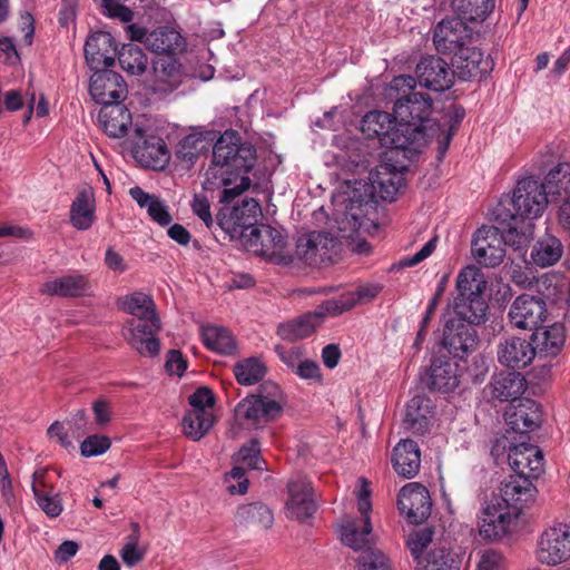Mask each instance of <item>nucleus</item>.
Listing matches in <instances>:
<instances>
[{
	"label": "nucleus",
	"instance_id": "1",
	"mask_svg": "<svg viewBox=\"0 0 570 570\" xmlns=\"http://www.w3.org/2000/svg\"><path fill=\"white\" fill-rule=\"evenodd\" d=\"M433 101L422 92H410L399 98L393 108L396 121L395 144L411 154L421 153L441 131L432 118Z\"/></svg>",
	"mask_w": 570,
	"mask_h": 570
},
{
	"label": "nucleus",
	"instance_id": "2",
	"mask_svg": "<svg viewBox=\"0 0 570 570\" xmlns=\"http://www.w3.org/2000/svg\"><path fill=\"white\" fill-rule=\"evenodd\" d=\"M284 395L275 383L261 385L259 393L243 399L235 407V420L246 430L264 428L283 413Z\"/></svg>",
	"mask_w": 570,
	"mask_h": 570
},
{
	"label": "nucleus",
	"instance_id": "3",
	"mask_svg": "<svg viewBox=\"0 0 570 570\" xmlns=\"http://www.w3.org/2000/svg\"><path fill=\"white\" fill-rule=\"evenodd\" d=\"M520 515L518 508H509V504L491 495L478 517L479 534L484 540H500L513 531Z\"/></svg>",
	"mask_w": 570,
	"mask_h": 570
},
{
	"label": "nucleus",
	"instance_id": "4",
	"mask_svg": "<svg viewBox=\"0 0 570 570\" xmlns=\"http://www.w3.org/2000/svg\"><path fill=\"white\" fill-rule=\"evenodd\" d=\"M213 159L240 176L254 167L256 150L253 145L243 142L235 130H226L213 147Z\"/></svg>",
	"mask_w": 570,
	"mask_h": 570
},
{
	"label": "nucleus",
	"instance_id": "5",
	"mask_svg": "<svg viewBox=\"0 0 570 570\" xmlns=\"http://www.w3.org/2000/svg\"><path fill=\"white\" fill-rule=\"evenodd\" d=\"M353 299H327L314 312L281 324L278 335L287 341L303 340L312 335L326 315H338L354 307Z\"/></svg>",
	"mask_w": 570,
	"mask_h": 570
},
{
	"label": "nucleus",
	"instance_id": "6",
	"mask_svg": "<svg viewBox=\"0 0 570 570\" xmlns=\"http://www.w3.org/2000/svg\"><path fill=\"white\" fill-rule=\"evenodd\" d=\"M361 487L357 493V508L361 514L360 520H346L340 527L341 541L355 551L368 548L373 542L372 523L370 513L372 503L370 500L371 490L365 479H360Z\"/></svg>",
	"mask_w": 570,
	"mask_h": 570
},
{
	"label": "nucleus",
	"instance_id": "7",
	"mask_svg": "<svg viewBox=\"0 0 570 570\" xmlns=\"http://www.w3.org/2000/svg\"><path fill=\"white\" fill-rule=\"evenodd\" d=\"M508 436L497 440L492 448V454L508 450V461L514 474L538 479L544 471V459L542 451L534 444L524 441L520 443L510 442L507 448Z\"/></svg>",
	"mask_w": 570,
	"mask_h": 570
},
{
	"label": "nucleus",
	"instance_id": "8",
	"mask_svg": "<svg viewBox=\"0 0 570 570\" xmlns=\"http://www.w3.org/2000/svg\"><path fill=\"white\" fill-rule=\"evenodd\" d=\"M548 195L544 186L533 177L523 178L518 181L513 190L512 207L514 213L511 220H532L540 217L548 206Z\"/></svg>",
	"mask_w": 570,
	"mask_h": 570
},
{
	"label": "nucleus",
	"instance_id": "9",
	"mask_svg": "<svg viewBox=\"0 0 570 570\" xmlns=\"http://www.w3.org/2000/svg\"><path fill=\"white\" fill-rule=\"evenodd\" d=\"M262 216V208L254 198H245L233 207H223L217 219L218 225L233 237L239 235L247 238L252 228H257L256 223Z\"/></svg>",
	"mask_w": 570,
	"mask_h": 570
},
{
	"label": "nucleus",
	"instance_id": "10",
	"mask_svg": "<svg viewBox=\"0 0 570 570\" xmlns=\"http://www.w3.org/2000/svg\"><path fill=\"white\" fill-rule=\"evenodd\" d=\"M160 330L159 317L148 321L129 320L122 328V336L140 356L155 357L160 351V342L157 337Z\"/></svg>",
	"mask_w": 570,
	"mask_h": 570
},
{
	"label": "nucleus",
	"instance_id": "11",
	"mask_svg": "<svg viewBox=\"0 0 570 570\" xmlns=\"http://www.w3.org/2000/svg\"><path fill=\"white\" fill-rule=\"evenodd\" d=\"M537 558L549 566L567 561L570 558V525L558 523L546 529L538 542Z\"/></svg>",
	"mask_w": 570,
	"mask_h": 570
},
{
	"label": "nucleus",
	"instance_id": "12",
	"mask_svg": "<svg viewBox=\"0 0 570 570\" xmlns=\"http://www.w3.org/2000/svg\"><path fill=\"white\" fill-rule=\"evenodd\" d=\"M473 41V30L460 16L443 19L433 33V43L441 53L459 52Z\"/></svg>",
	"mask_w": 570,
	"mask_h": 570
},
{
	"label": "nucleus",
	"instance_id": "13",
	"mask_svg": "<svg viewBox=\"0 0 570 570\" xmlns=\"http://www.w3.org/2000/svg\"><path fill=\"white\" fill-rule=\"evenodd\" d=\"M504 246V237L499 228L483 226L475 232L471 250L479 264L485 267H495L502 263L505 256Z\"/></svg>",
	"mask_w": 570,
	"mask_h": 570
},
{
	"label": "nucleus",
	"instance_id": "14",
	"mask_svg": "<svg viewBox=\"0 0 570 570\" xmlns=\"http://www.w3.org/2000/svg\"><path fill=\"white\" fill-rule=\"evenodd\" d=\"M453 76L456 75L464 81L480 80L490 73L494 62L490 56L473 45L461 48L452 58Z\"/></svg>",
	"mask_w": 570,
	"mask_h": 570
},
{
	"label": "nucleus",
	"instance_id": "15",
	"mask_svg": "<svg viewBox=\"0 0 570 570\" xmlns=\"http://www.w3.org/2000/svg\"><path fill=\"white\" fill-rule=\"evenodd\" d=\"M547 314V305L541 297L522 294L512 302L508 317L517 328L535 331L546 321Z\"/></svg>",
	"mask_w": 570,
	"mask_h": 570
},
{
	"label": "nucleus",
	"instance_id": "16",
	"mask_svg": "<svg viewBox=\"0 0 570 570\" xmlns=\"http://www.w3.org/2000/svg\"><path fill=\"white\" fill-rule=\"evenodd\" d=\"M338 250L337 239L325 232H311L297 242L298 255L309 265L331 263Z\"/></svg>",
	"mask_w": 570,
	"mask_h": 570
},
{
	"label": "nucleus",
	"instance_id": "17",
	"mask_svg": "<svg viewBox=\"0 0 570 570\" xmlns=\"http://www.w3.org/2000/svg\"><path fill=\"white\" fill-rule=\"evenodd\" d=\"M400 512L412 523L424 522L431 514L432 502L428 489L417 482L405 484L399 493Z\"/></svg>",
	"mask_w": 570,
	"mask_h": 570
},
{
	"label": "nucleus",
	"instance_id": "18",
	"mask_svg": "<svg viewBox=\"0 0 570 570\" xmlns=\"http://www.w3.org/2000/svg\"><path fill=\"white\" fill-rule=\"evenodd\" d=\"M237 462L240 465L234 466L226 474V482L237 481V484H229L227 491L230 494H245L248 490V479L245 478L246 470H263L265 461L261 458V448L257 440H250L243 445L237 454Z\"/></svg>",
	"mask_w": 570,
	"mask_h": 570
},
{
	"label": "nucleus",
	"instance_id": "19",
	"mask_svg": "<svg viewBox=\"0 0 570 570\" xmlns=\"http://www.w3.org/2000/svg\"><path fill=\"white\" fill-rule=\"evenodd\" d=\"M504 420L513 432L521 435L527 434L540 428L542 423L541 405L532 399H520L507 407Z\"/></svg>",
	"mask_w": 570,
	"mask_h": 570
},
{
	"label": "nucleus",
	"instance_id": "20",
	"mask_svg": "<svg viewBox=\"0 0 570 570\" xmlns=\"http://www.w3.org/2000/svg\"><path fill=\"white\" fill-rule=\"evenodd\" d=\"M89 92L92 99L102 105H116L127 92L122 77L111 70L94 72L90 78Z\"/></svg>",
	"mask_w": 570,
	"mask_h": 570
},
{
	"label": "nucleus",
	"instance_id": "21",
	"mask_svg": "<svg viewBox=\"0 0 570 570\" xmlns=\"http://www.w3.org/2000/svg\"><path fill=\"white\" fill-rule=\"evenodd\" d=\"M415 73L421 86L445 91L453 85V71L440 57L428 56L416 65Z\"/></svg>",
	"mask_w": 570,
	"mask_h": 570
},
{
	"label": "nucleus",
	"instance_id": "22",
	"mask_svg": "<svg viewBox=\"0 0 570 570\" xmlns=\"http://www.w3.org/2000/svg\"><path fill=\"white\" fill-rule=\"evenodd\" d=\"M476 337L473 326L462 320L450 318L444 326L442 344L454 357L462 358L475 348Z\"/></svg>",
	"mask_w": 570,
	"mask_h": 570
},
{
	"label": "nucleus",
	"instance_id": "23",
	"mask_svg": "<svg viewBox=\"0 0 570 570\" xmlns=\"http://www.w3.org/2000/svg\"><path fill=\"white\" fill-rule=\"evenodd\" d=\"M289 498L286 502V517L298 522H306L316 512V503L312 485L306 480H295L288 483Z\"/></svg>",
	"mask_w": 570,
	"mask_h": 570
},
{
	"label": "nucleus",
	"instance_id": "24",
	"mask_svg": "<svg viewBox=\"0 0 570 570\" xmlns=\"http://www.w3.org/2000/svg\"><path fill=\"white\" fill-rule=\"evenodd\" d=\"M532 480L523 475H510L502 482L499 492L493 493L492 497L509 504V508H518L519 514H521L524 505L531 502L537 493Z\"/></svg>",
	"mask_w": 570,
	"mask_h": 570
},
{
	"label": "nucleus",
	"instance_id": "25",
	"mask_svg": "<svg viewBox=\"0 0 570 570\" xmlns=\"http://www.w3.org/2000/svg\"><path fill=\"white\" fill-rule=\"evenodd\" d=\"M85 58L94 72L108 70L114 65L116 47L109 32L92 33L85 43Z\"/></svg>",
	"mask_w": 570,
	"mask_h": 570
},
{
	"label": "nucleus",
	"instance_id": "26",
	"mask_svg": "<svg viewBox=\"0 0 570 570\" xmlns=\"http://www.w3.org/2000/svg\"><path fill=\"white\" fill-rule=\"evenodd\" d=\"M361 130L368 138H379L381 145L394 149H402L395 141L396 121L394 114L385 111H370L361 120Z\"/></svg>",
	"mask_w": 570,
	"mask_h": 570
},
{
	"label": "nucleus",
	"instance_id": "27",
	"mask_svg": "<svg viewBox=\"0 0 570 570\" xmlns=\"http://www.w3.org/2000/svg\"><path fill=\"white\" fill-rule=\"evenodd\" d=\"M535 348L525 338L507 337L498 345V361L510 368H523L535 357Z\"/></svg>",
	"mask_w": 570,
	"mask_h": 570
},
{
	"label": "nucleus",
	"instance_id": "28",
	"mask_svg": "<svg viewBox=\"0 0 570 570\" xmlns=\"http://www.w3.org/2000/svg\"><path fill=\"white\" fill-rule=\"evenodd\" d=\"M527 390V381L520 372H500L491 377L485 386L492 399L517 403Z\"/></svg>",
	"mask_w": 570,
	"mask_h": 570
},
{
	"label": "nucleus",
	"instance_id": "29",
	"mask_svg": "<svg viewBox=\"0 0 570 570\" xmlns=\"http://www.w3.org/2000/svg\"><path fill=\"white\" fill-rule=\"evenodd\" d=\"M183 80L181 65L176 57H157L153 61L151 88L158 94H168Z\"/></svg>",
	"mask_w": 570,
	"mask_h": 570
},
{
	"label": "nucleus",
	"instance_id": "30",
	"mask_svg": "<svg viewBox=\"0 0 570 570\" xmlns=\"http://www.w3.org/2000/svg\"><path fill=\"white\" fill-rule=\"evenodd\" d=\"M434 410L431 400L425 395H415L406 404L404 429L413 434H425L432 420Z\"/></svg>",
	"mask_w": 570,
	"mask_h": 570
},
{
	"label": "nucleus",
	"instance_id": "31",
	"mask_svg": "<svg viewBox=\"0 0 570 570\" xmlns=\"http://www.w3.org/2000/svg\"><path fill=\"white\" fill-rule=\"evenodd\" d=\"M284 236L269 225L252 228L246 238V246L257 255L273 257L285 247Z\"/></svg>",
	"mask_w": 570,
	"mask_h": 570
},
{
	"label": "nucleus",
	"instance_id": "32",
	"mask_svg": "<svg viewBox=\"0 0 570 570\" xmlns=\"http://www.w3.org/2000/svg\"><path fill=\"white\" fill-rule=\"evenodd\" d=\"M89 289L88 277L80 273H72L45 282L39 292L49 296L79 297L86 295Z\"/></svg>",
	"mask_w": 570,
	"mask_h": 570
},
{
	"label": "nucleus",
	"instance_id": "33",
	"mask_svg": "<svg viewBox=\"0 0 570 570\" xmlns=\"http://www.w3.org/2000/svg\"><path fill=\"white\" fill-rule=\"evenodd\" d=\"M98 121L105 134L115 139L126 137L132 124L130 111L121 104L101 107Z\"/></svg>",
	"mask_w": 570,
	"mask_h": 570
},
{
	"label": "nucleus",
	"instance_id": "34",
	"mask_svg": "<svg viewBox=\"0 0 570 570\" xmlns=\"http://www.w3.org/2000/svg\"><path fill=\"white\" fill-rule=\"evenodd\" d=\"M372 189L384 200H394L403 185L402 170L390 164H380L370 173Z\"/></svg>",
	"mask_w": 570,
	"mask_h": 570
},
{
	"label": "nucleus",
	"instance_id": "35",
	"mask_svg": "<svg viewBox=\"0 0 570 570\" xmlns=\"http://www.w3.org/2000/svg\"><path fill=\"white\" fill-rule=\"evenodd\" d=\"M147 49L159 57H176L185 51L186 41L174 28L161 27L149 32Z\"/></svg>",
	"mask_w": 570,
	"mask_h": 570
},
{
	"label": "nucleus",
	"instance_id": "36",
	"mask_svg": "<svg viewBox=\"0 0 570 570\" xmlns=\"http://www.w3.org/2000/svg\"><path fill=\"white\" fill-rule=\"evenodd\" d=\"M392 464L399 475L414 478L421 466V452L416 442L401 440L393 449Z\"/></svg>",
	"mask_w": 570,
	"mask_h": 570
},
{
	"label": "nucleus",
	"instance_id": "37",
	"mask_svg": "<svg viewBox=\"0 0 570 570\" xmlns=\"http://www.w3.org/2000/svg\"><path fill=\"white\" fill-rule=\"evenodd\" d=\"M69 220L77 230H88L96 220V199L91 188L78 191L70 205Z\"/></svg>",
	"mask_w": 570,
	"mask_h": 570
},
{
	"label": "nucleus",
	"instance_id": "38",
	"mask_svg": "<svg viewBox=\"0 0 570 570\" xmlns=\"http://www.w3.org/2000/svg\"><path fill=\"white\" fill-rule=\"evenodd\" d=\"M426 386L430 390L448 393L459 385L458 364L449 360H433L428 374Z\"/></svg>",
	"mask_w": 570,
	"mask_h": 570
},
{
	"label": "nucleus",
	"instance_id": "39",
	"mask_svg": "<svg viewBox=\"0 0 570 570\" xmlns=\"http://www.w3.org/2000/svg\"><path fill=\"white\" fill-rule=\"evenodd\" d=\"M135 158L147 168L163 169L169 160V151L164 139L157 136L146 138L141 145L135 144Z\"/></svg>",
	"mask_w": 570,
	"mask_h": 570
},
{
	"label": "nucleus",
	"instance_id": "40",
	"mask_svg": "<svg viewBox=\"0 0 570 570\" xmlns=\"http://www.w3.org/2000/svg\"><path fill=\"white\" fill-rule=\"evenodd\" d=\"M236 527L269 529L274 522L271 509L262 502L239 505L234 514Z\"/></svg>",
	"mask_w": 570,
	"mask_h": 570
},
{
	"label": "nucleus",
	"instance_id": "41",
	"mask_svg": "<svg viewBox=\"0 0 570 570\" xmlns=\"http://www.w3.org/2000/svg\"><path fill=\"white\" fill-rule=\"evenodd\" d=\"M117 305L121 311L135 316V321H148L159 317L153 297L142 292H134L119 297Z\"/></svg>",
	"mask_w": 570,
	"mask_h": 570
},
{
	"label": "nucleus",
	"instance_id": "42",
	"mask_svg": "<svg viewBox=\"0 0 570 570\" xmlns=\"http://www.w3.org/2000/svg\"><path fill=\"white\" fill-rule=\"evenodd\" d=\"M453 308L458 316L456 320L479 325L485 322L488 304L483 296H455Z\"/></svg>",
	"mask_w": 570,
	"mask_h": 570
},
{
	"label": "nucleus",
	"instance_id": "43",
	"mask_svg": "<svg viewBox=\"0 0 570 570\" xmlns=\"http://www.w3.org/2000/svg\"><path fill=\"white\" fill-rule=\"evenodd\" d=\"M202 338L206 347L220 354H232L236 350L234 336L227 328L220 326H203Z\"/></svg>",
	"mask_w": 570,
	"mask_h": 570
},
{
	"label": "nucleus",
	"instance_id": "44",
	"mask_svg": "<svg viewBox=\"0 0 570 570\" xmlns=\"http://www.w3.org/2000/svg\"><path fill=\"white\" fill-rule=\"evenodd\" d=\"M214 413L203 410H189L183 419V430L187 438L198 441L214 425Z\"/></svg>",
	"mask_w": 570,
	"mask_h": 570
},
{
	"label": "nucleus",
	"instance_id": "45",
	"mask_svg": "<svg viewBox=\"0 0 570 570\" xmlns=\"http://www.w3.org/2000/svg\"><path fill=\"white\" fill-rule=\"evenodd\" d=\"M485 287L483 273L473 265L464 267L456 277V296H483Z\"/></svg>",
	"mask_w": 570,
	"mask_h": 570
},
{
	"label": "nucleus",
	"instance_id": "46",
	"mask_svg": "<svg viewBox=\"0 0 570 570\" xmlns=\"http://www.w3.org/2000/svg\"><path fill=\"white\" fill-rule=\"evenodd\" d=\"M566 340L564 328L561 324H553L548 327L539 326L532 333V341L537 347L548 354H557Z\"/></svg>",
	"mask_w": 570,
	"mask_h": 570
},
{
	"label": "nucleus",
	"instance_id": "47",
	"mask_svg": "<svg viewBox=\"0 0 570 570\" xmlns=\"http://www.w3.org/2000/svg\"><path fill=\"white\" fill-rule=\"evenodd\" d=\"M562 250L561 242L554 236L547 235L537 242L531 252V257L537 265L547 267L560 259Z\"/></svg>",
	"mask_w": 570,
	"mask_h": 570
},
{
	"label": "nucleus",
	"instance_id": "48",
	"mask_svg": "<svg viewBox=\"0 0 570 570\" xmlns=\"http://www.w3.org/2000/svg\"><path fill=\"white\" fill-rule=\"evenodd\" d=\"M495 0H453V7L465 21L482 22L493 11Z\"/></svg>",
	"mask_w": 570,
	"mask_h": 570
},
{
	"label": "nucleus",
	"instance_id": "49",
	"mask_svg": "<svg viewBox=\"0 0 570 570\" xmlns=\"http://www.w3.org/2000/svg\"><path fill=\"white\" fill-rule=\"evenodd\" d=\"M120 67L128 73L142 75L148 65V59L144 50L135 43H126L118 52Z\"/></svg>",
	"mask_w": 570,
	"mask_h": 570
},
{
	"label": "nucleus",
	"instance_id": "50",
	"mask_svg": "<svg viewBox=\"0 0 570 570\" xmlns=\"http://www.w3.org/2000/svg\"><path fill=\"white\" fill-rule=\"evenodd\" d=\"M238 176L239 175L234 173L232 169L212 159L204 174L202 186L205 190L213 191L222 187L229 186L238 178Z\"/></svg>",
	"mask_w": 570,
	"mask_h": 570
},
{
	"label": "nucleus",
	"instance_id": "51",
	"mask_svg": "<svg viewBox=\"0 0 570 570\" xmlns=\"http://www.w3.org/2000/svg\"><path fill=\"white\" fill-rule=\"evenodd\" d=\"M419 570H460V562L444 547L430 550L426 557L419 561Z\"/></svg>",
	"mask_w": 570,
	"mask_h": 570
},
{
	"label": "nucleus",
	"instance_id": "52",
	"mask_svg": "<svg viewBox=\"0 0 570 570\" xmlns=\"http://www.w3.org/2000/svg\"><path fill=\"white\" fill-rule=\"evenodd\" d=\"M548 196L570 193V164L562 163L551 169L542 183Z\"/></svg>",
	"mask_w": 570,
	"mask_h": 570
},
{
	"label": "nucleus",
	"instance_id": "53",
	"mask_svg": "<svg viewBox=\"0 0 570 570\" xmlns=\"http://www.w3.org/2000/svg\"><path fill=\"white\" fill-rule=\"evenodd\" d=\"M266 373L265 365L255 357H249L234 365V374L242 385H254L259 382Z\"/></svg>",
	"mask_w": 570,
	"mask_h": 570
},
{
	"label": "nucleus",
	"instance_id": "54",
	"mask_svg": "<svg viewBox=\"0 0 570 570\" xmlns=\"http://www.w3.org/2000/svg\"><path fill=\"white\" fill-rule=\"evenodd\" d=\"M512 222L513 224H510L502 233L504 244L513 247L514 249H522L532 238L533 224L531 220L527 223L523 222L519 229L518 219Z\"/></svg>",
	"mask_w": 570,
	"mask_h": 570
},
{
	"label": "nucleus",
	"instance_id": "55",
	"mask_svg": "<svg viewBox=\"0 0 570 570\" xmlns=\"http://www.w3.org/2000/svg\"><path fill=\"white\" fill-rule=\"evenodd\" d=\"M206 148L205 139L199 135H188L178 144L177 157L193 164Z\"/></svg>",
	"mask_w": 570,
	"mask_h": 570
},
{
	"label": "nucleus",
	"instance_id": "56",
	"mask_svg": "<svg viewBox=\"0 0 570 570\" xmlns=\"http://www.w3.org/2000/svg\"><path fill=\"white\" fill-rule=\"evenodd\" d=\"M356 570H391V563L381 550L368 549L356 559Z\"/></svg>",
	"mask_w": 570,
	"mask_h": 570
},
{
	"label": "nucleus",
	"instance_id": "57",
	"mask_svg": "<svg viewBox=\"0 0 570 570\" xmlns=\"http://www.w3.org/2000/svg\"><path fill=\"white\" fill-rule=\"evenodd\" d=\"M110 439L105 435H90L80 444L81 455L86 458L98 456L110 449Z\"/></svg>",
	"mask_w": 570,
	"mask_h": 570
},
{
	"label": "nucleus",
	"instance_id": "58",
	"mask_svg": "<svg viewBox=\"0 0 570 570\" xmlns=\"http://www.w3.org/2000/svg\"><path fill=\"white\" fill-rule=\"evenodd\" d=\"M433 531L430 528L417 530L410 534L407 539V547L412 556L419 560L420 556L432 542Z\"/></svg>",
	"mask_w": 570,
	"mask_h": 570
},
{
	"label": "nucleus",
	"instance_id": "59",
	"mask_svg": "<svg viewBox=\"0 0 570 570\" xmlns=\"http://www.w3.org/2000/svg\"><path fill=\"white\" fill-rule=\"evenodd\" d=\"M465 116V110L462 107H453L452 109V117H451V124L450 128L446 132L439 136V154L441 156H444L446 153L450 141L453 137L454 131L456 130L459 124L462 121V119Z\"/></svg>",
	"mask_w": 570,
	"mask_h": 570
},
{
	"label": "nucleus",
	"instance_id": "60",
	"mask_svg": "<svg viewBox=\"0 0 570 570\" xmlns=\"http://www.w3.org/2000/svg\"><path fill=\"white\" fill-rule=\"evenodd\" d=\"M191 410L213 412L215 396L208 387H199L189 396Z\"/></svg>",
	"mask_w": 570,
	"mask_h": 570
},
{
	"label": "nucleus",
	"instance_id": "61",
	"mask_svg": "<svg viewBox=\"0 0 570 570\" xmlns=\"http://www.w3.org/2000/svg\"><path fill=\"white\" fill-rule=\"evenodd\" d=\"M275 352L278 357L293 371L302 363L304 356V348L302 346H283L277 345Z\"/></svg>",
	"mask_w": 570,
	"mask_h": 570
},
{
	"label": "nucleus",
	"instance_id": "62",
	"mask_svg": "<svg viewBox=\"0 0 570 570\" xmlns=\"http://www.w3.org/2000/svg\"><path fill=\"white\" fill-rule=\"evenodd\" d=\"M120 557L127 567H135L144 559V551L138 548V535L128 539L120 551Z\"/></svg>",
	"mask_w": 570,
	"mask_h": 570
},
{
	"label": "nucleus",
	"instance_id": "63",
	"mask_svg": "<svg viewBox=\"0 0 570 570\" xmlns=\"http://www.w3.org/2000/svg\"><path fill=\"white\" fill-rule=\"evenodd\" d=\"M190 207L193 213L202 219L207 227H212L214 219L210 213L209 200L205 195L195 194Z\"/></svg>",
	"mask_w": 570,
	"mask_h": 570
},
{
	"label": "nucleus",
	"instance_id": "64",
	"mask_svg": "<svg viewBox=\"0 0 570 570\" xmlns=\"http://www.w3.org/2000/svg\"><path fill=\"white\" fill-rule=\"evenodd\" d=\"M38 507L49 517L57 518L61 514L63 508L58 495L51 492L35 497Z\"/></svg>",
	"mask_w": 570,
	"mask_h": 570
}]
</instances>
